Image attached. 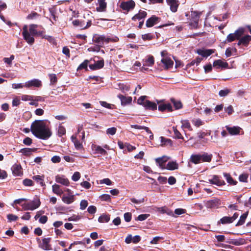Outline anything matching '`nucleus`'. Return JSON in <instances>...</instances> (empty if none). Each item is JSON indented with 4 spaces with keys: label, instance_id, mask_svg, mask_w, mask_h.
Segmentation results:
<instances>
[{
    "label": "nucleus",
    "instance_id": "09e8293b",
    "mask_svg": "<svg viewBox=\"0 0 251 251\" xmlns=\"http://www.w3.org/2000/svg\"><path fill=\"white\" fill-rule=\"evenodd\" d=\"M173 129L174 132L175 137L174 138L176 139H183V136H182L180 132L177 129L176 127L173 126Z\"/></svg>",
    "mask_w": 251,
    "mask_h": 251
},
{
    "label": "nucleus",
    "instance_id": "20e7f679",
    "mask_svg": "<svg viewBox=\"0 0 251 251\" xmlns=\"http://www.w3.org/2000/svg\"><path fill=\"white\" fill-rule=\"evenodd\" d=\"M201 13L197 11H191L190 15L191 22L189 25L194 28L198 27L199 21Z\"/></svg>",
    "mask_w": 251,
    "mask_h": 251
},
{
    "label": "nucleus",
    "instance_id": "0e129e2a",
    "mask_svg": "<svg viewBox=\"0 0 251 251\" xmlns=\"http://www.w3.org/2000/svg\"><path fill=\"white\" fill-rule=\"evenodd\" d=\"M7 217L9 222L15 221L18 219V217L17 216L12 214H8Z\"/></svg>",
    "mask_w": 251,
    "mask_h": 251
},
{
    "label": "nucleus",
    "instance_id": "de8ad7c7",
    "mask_svg": "<svg viewBox=\"0 0 251 251\" xmlns=\"http://www.w3.org/2000/svg\"><path fill=\"white\" fill-rule=\"evenodd\" d=\"M89 62V60H85L82 63H81L77 68V70H80L82 69L87 70L88 64Z\"/></svg>",
    "mask_w": 251,
    "mask_h": 251
},
{
    "label": "nucleus",
    "instance_id": "69168bd1",
    "mask_svg": "<svg viewBox=\"0 0 251 251\" xmlns=\"http://www.w3.org/2000/svg\"><path fill=\"white\" fill-rule=\"evenodd\" d=\"M124 217L126 222H129L131 220L132 214L129 212L125 213L124 215Z\"/></svg>",
    "mask_w": 251,
    "mask_h": 251
},
{
    "label": "nucleus",
    "instance_id": "aec40b11",
    "mask_svg": "<svg viewBox=\"0 0 251 251\" xmlns=\"http://www.w3.org/2000/svg\"><path fill=\"white\" fill-rule=\"evenodd\" d=\"M161 62L164 65V68L166 70L172 68L174 65V62L170 58H163L161 59Z\"/></svg>",
    "mask_w": 251,
    "mask_h": 251
},
{
    "label": "nucleus",
    "instance_id": "412c9836",
    "mask_svg": "<svg viewBox=\"0 0 251 251\" xmlns=\"http://www.w3.org/2000/svg\"><path fill=\"white\" fill-rule=\"evenodd\" d=\"M215 51V50L213 49H206V50H201L199 49L197 50V52L199 54L201 55L203 57H207L214 53Z\"/></svg>",
    "mask_w": 251,
    "mask_h": 251
},
{
    "label": "nucleus",
    "instance_id": "f704fd0d",
    "mask_svg": "<svg viewBox=\"0 0 251 251\" xmlns=\"http://www.w3.org/2000/svg\"><path fill=\"white\" fill-rule=\"evenodd\" d=\"M161 142V146H173V142L170 139L166 138L163 136L160 137Z\"/></svg>",
    "mask_w": 251,
    "mask_h": 251
},
{
    "label": "nucleus",
    "instance_id": "b1692460",
    "mask_svg": "<svg viewBox=\"0 0 251 251\" xmlns=\"http://www.w3.org/2000/svg\"><path fill=\"white\" fill-rule=\"evenodd\" d=\"M98 2L99 6L96 8V10L100 12L106 11L107 3L105 2V0H98Z\"/></svg>",
    "mask_w": 251,
    "mask_h": 251
},
{
    "label": "nucleus",
    "instance_id": "a18cd8bd",
    "mask_svg": "<svg viewBox=\"0 0 251 251\" xmlns=\"http://www.w3.org/2000/svg\"><path fill=\"white\" fill-rule=\"evenodd\" d=\"M42 38L47 39L50 43L52 44L55 45L57 44L54 38H53V37H52L51 36L46 35H44V34H43V36H42Z\"/></svg>",
    "mask_w": 251,
    "mask_h": 251
},
{
    "label": "nucleus",
    "instance_id": "f8f14e48",
    "mask_svg": "<svg viewBox=\"0 0 251 251\" xmlns=\"http://www.w3.org/2000/svg\"><path fill=\"white\" fill-rule=\"evenodd\" d=\"M11 170L14 175L22 176L23 175L22 168L20 164H15L11 167Z\"/></svg>",
    "mask_w": 251,
    "mask_h": 251
},
{
    "label": "nucleus",
    "instance_id": "c03bdc74",
    "mask_svg": "<svg viewBox=\"0 0 251 251\" xmlns=\"http://www.w3.org/2000/svg\"><path fill=\"white\" fill-rule=\"evenodd\" d=\"M244 31L245 30L243 28H239L236 30L233 34L236 38H237V40H239L242 37V35H243Z\"/></svg>",
    "mask_w": 251,
    "mask_h": 251
},
{
    "label": "nucleus",
    "instance_id": "ddd939ff",
    "mask_svg": "<svg viewBox=\"0 0 251 251\" xmlns=\"http://www.w3.org/2000/svg\"><path fill=\"white\" fill-rule=\"evenodd\" d=\"M201 162H210L213 155L212 154H208L207 152H203L202 153H198Z\"/></svg>",
    "mask_w": 251,
    "mask_h": 251
},
{
    "label": "nucleus",
    "instance_id": "338daca9",
    "mask_svg": "<svg viewBox=\"0 0 251 251\" xmlns=\"http://www.w3.org/2000/svg\"><path fill=\"white\" fill-rule=\"evenodd\" d=\"M150 216V214H140L137 217V220L140 221H143L147 219Z\"/></svg>",
    "mask_w": 251,
    "mask_h": 251
},
{
    "label": "nucleus",
    "instance_id": "603ef678",
    "mask_svg": "<svg viewBox=\"0 0 251 251\" xmlns=\"http://www.w3.org/2000/svg\"><path fill=\"white\" fill-rule=\"evenodd\" d=\"M235 40H237V38H236L234 34L233 33H230L227 35L226 39L225 41V43H230L235 41Z\"/></svg>",
    "mask_w": 251,
    "mask_h": 251
},
{
    "label": "nucleus",
    "instance_id": "a211bd4d",
    "mask_svg": "<svg viewBox=\"0 0 251 251\" xmlns=\"http://www.w3.org/2000/svg\"><path fill=\"white\" fill-rule=\"evenodd\" d=\"M55 181L57 183H60L65 186H69L70 184L69 180L68 178H66L64 176H60L57 175L55 176Z\"/></svg>",
    "mask_w": 251,
    "mask_h": 251
},
{
    "label": "nucleus",
    "instance_id": "c9c22d12",
    "mask_svg": "<svg viewBox=\"0 0 251 251\" xmlns=\"http://www.w3.org/2000/svg\"><path fill=\"white\" fill-rule=\"evenodd\" d=\"M50 13L51 16L54 21H56L58 18V17L56 16V7L55 5L52 6L49 9Z\"/></svg>",
    "mask_w": 251,
    "mask_h": 251
},
{
    "label": "nucleus",
    "instance_id": "39448f33",
    "mask_svg": "<svg viewBox=\"0 0 251 251\" xmlns=\"http://www.w3.org/2000/svg\"><path fill=\"white\" fill-rule=\"evenodd\" d=\"M22 35L24 39L28 44L31 45L34 44L35 41L34 36L29 33L26 25H25L23 28Z\"/></svg>",
    "mask_w": 251,
    "mask_h": 251
},
{
    "label": "nucleus",
    "instance_id": "4c0bfd02",
    "mask_svg": "<svg viewBox=\"0 0 251 251\" xmlns=\"http://www.w3.org/2000/svg\"><path fill=\"white\" fill-rule=\"evenodd\" d=\"M73 25L75 26H79L82 29H84V25L85 21L81 20H75L72 22Z\"/></svg>",
    "mask_w": 251,
    "mask_h": 251
},
{
    "label": "nucleus",
    "instance_id": "f257e3e1",
    "mask_svg": "<svg viewBox=\"0 0 251 251\" xmlns=\"http://www.w3.org/2000/svg\"><path fill=\"white\" fill-rule=\"evenodd\" d=\"M31 131L37 138L47 140L52 134L50 129L46 126L43 120H35L31 125Z\"/></svg>",
    "mask_w": 251,
    "mask_h": 251
},
{
    "label": "nucleus",
    "instance_id": "f3484780",
    "mask_svg": "<svg viewBox=\"0 0 251 251\" xmlns=\"http://www.w3.org/2000/svg\"><path fill=\"white\" fill-rule=\"evenodd\" d=\"M213 66L216 69L220 68L226 69L228 67V64L226 62H223L221 59L216 60L214 61Z\"/></svg>",
    "mask_w": 251,
    "mask_h": 251
},
{
    "label": "nucleus",
    "instance_id": "bf43d9fd",
    "mask_svg": "<svg viewBox=\"0 0 251 251\" xmlns=\"http://www.w3.org/2000/svg\"><path fill=\"white\" fill-rule=\"evenodd\" d=\"M230 93V90L228 89H225L221 90L219 92V95L221 97H225L227 96Z\"/></svg>",
    "mask_w": 251,
    "mask_h": 251
},
{
    "label": "nucleus",
    "instance_id": "1a4fd4ad",
    "mask_svg": "<svg viewBox=\"0 0 251 251\" xmlns=\"http://www.w3.org/2000/svg\"><path fill=\"white\" fill-rule=\"evenodd\" d=\"M38 27L37 25L35 24H31L29 25V31L28 32L30 33L32 36H43V34L45 33V31H38L37 30V28Z\"/></svg>",
    "mask_w": 251,
    "mask_h": 251
},
{
    "label": "nucleus",
    "instance_id": "cd10ccee",
    "mask_svg": "<svg viewBox=\"0 0 251 251\" xmlns=\"http://www.w3.org/2000/svg\"><path fill=\"white\" fill-rule=\"evenodd\" d=\"M27 203L29 204V207L31 208V210H34L36 209L39 207L41 204L40 200L38 199L33 200Z\"/></svg>",
    "mask_w": 251,
    "mask_h": 251
},
{
    "label": "nucleus",
    "instance_id": "9d476101",
    "mask_svg": "<svg viewBox=\"0 0 251 251\" xmlns=\"http://www.w3.org/2000/svg\"><path fill=\"white\" fill-rule=\"evenodd\" d=\"M51 241V238L50 237L45 238H44L41 243H39V246L40 248L44 250L49 251L51 249V245L50 244V243Z\"/></svg>",
    "mask_w": 251,
    "mask_h": 251
},
{
    "label": "nucleus",
    "instance_id": "6e6552de",
    "mask_svg": "<svg viewBox=\"0 0 251 251\" xmlns=\"http://www.w3.org/2000/svg\"><path fill=\"white\" fill-rule=\"evenodd\" d=\"M209 182L218 186H223L226 184L225 181L221 179L220 176L214 175L211 179H209Z\"/></svg>",
    "mask_w": 251,
    "mask_h": 251
},
{
    "label": "nucleus",
    "instance_id": "2f4dec72",
    "mask_svg": "<svg viewBox=\"0 0 251 251\" xmlns=\"http://www.w3.org/2000/svg\"><path fill=\"white\" fill-rule=\"evenodd\" d=\"M178 168V165L176 162V161H170L167 164L166 167H165L166 169L168 170H176Z\"/></svg>",
    "mask_w": 251,
    "mask_h": 251
},
{
    "label": "nucleus",
    "instance_id": "680f3d73",
    "mask_svg": "<svg viewBox=\"0 0 251 251\" xmlns=\"http://www.w3.org/2000/svg\"><path fill=\"white\" fill-rule=\"evenodd\" d=\"M33 98H34V97L32 96L23 95L22 96L21 99H22V100H24V101H27V100L33 101Z\"/></svg>",
    "mask_w": 251,
    "mask_h": 251
},
{
    "label": "nucleus",
    "instance_id": "ea45409f",
    "mask_svg": "<svg viewBox=\"0 0 251 251\" xmlns=\"http://www.w3.org/2000/svg\"><path fill=\"white\" fill-rule=\"evenodd\" d=\"M110 219V216L109 214H102L98 219L100 223L108 222Z\"/></svg>",
    "mask_w": 251,
    "mask_h": 251
},
{
    "label": "nucleus",
    "instance_id": "3c124183",
    "mask_svg": "<svg viewBox=\"0 0 251 251\" xmlns=\"http://www.w3.org/2000/svg\"><path fill=\"white\" fill-rule=\"evenodd\" d=\"M74 200V196L64 197L62 199L63 201L67 203L70 204L73 202Z\"/></svg>",
    "mask_w": 251,
    "mask_h": 251
},
{
    "label": "nucleus",
    "instance_id": "864d4df0",
    "mask_svg": "<svg viewBox=\"0 0 251 251\" xmlns=\"http://www.w3.org/2000/svg\"><path fill=\"white\" fill-rule=\"evenodd\" d=\"M182 126L183 128H187L190 130H192L191 125L188 120H184L181 122Z\"/></svg>",
    "mask_w": 251,
    "mask_h": 251
},
{
    "label": "nucleus",
    "instance_id": "052dcab7",
    "mask_svg": "<svg viewBox=\"0 0 251 251\" xmlns=\"http://www.w3.org/2000/svg\"><path fill=\"white\" fill-rule=\"evenodd\" d=\"M82 217L80 215H73L68 218L69 221H77L81 219Z\"/></svg>",
    "mask_w": 251,
    "mask_h": 251
},
{
    "label": "nucleus",
    "instance_id": "79ce46f5",
    "mask_svg": "<svg viewBox=\"0 0 251 251\" xmlns=\"http://www.w3.org/2000/svg\"><path fill=\"white\" fill-rule=\"evenodd\" d=\"M52 191L54 193L60 196L63 194V191L60 189V186L57 184H54L52 186Z\"/></svg>",
    "mask_w": 251,
    "mask_h": 251
},
{
    "label": "nucleus",
    "instance_id": "e433bc0d",
    "mask_svg": "<svg viewBox=\"0 0 251 251\" xmlns=\"http://www.w3.org/2000/svg\"><path fill=\"white\" fill-rule=\"evenodd\" d=\"M171 101L173 104L176 110L180 109L182 107V103L180 100H176L174 98H171Z\"/></svg>",
    "mask_w": 251,
    "mask_h": 251
},
{
    "label": "nucleus",
    "instance_id": "423d86ee",
    "mask_svg": "<svg viewBox=\"0 0 251 251\" xmlns=\"http://www.w3.org/2000/svg\"><path fill=\"white\" fill-rule=\"evenodd\" d=\"M135 6V3L133 0H128L127 1H122L119 7L123 10L126 11L127 12L133 10Z\"/></svg>",
    "mask_w": 251,
    "mask_h": 251
},
{
    "label": "nucleus",
    "instance_id": "393cba45",
    "mask_svg": "<svg viewBox=\"0 0 251 251\" xmlns=\"http://www.w3.org/2000/svg\"><path fill=\"white\" fill-rule=\"evenodd\" d=\"M226 130L228 133L232 135H237L240 133L241 128L239 126L229 127L228 126H226Z\"/></svg>",
    "mask_w": 251,
    "mask_h": 251
},
{
    "label": "nucleus",
    "instance_id": "13d9d810",
    "mask_svg": "<svg viewBox=\"0 0 251 251\" xmlns=\"http://www.w3.org/2000/svg\"><path fill=\"white\" fill-rule=\"evenodd\" d=\"M148 66H152L154 63V57L152 55H150L146 61Z\"/></svg>",
    "mask_w": 251,
    "mask_h": 251
},
{
    "label": "nucleus",
    "instance_id": "4468645a",
    "mask_svg": "<svg viewBox=\"0 0 251 251\" xmlns=\"http://www.w3.org/2000/svg\"><path fill=\"white\" fill-rule=\"evenodd\" d=\"M160 20V18L155 15H152L149 18L146 23V26L147 27H151L154 25Z\"/></svg>",
    "mask_w": 251,
    "mask_h": 251
},
{
    "label": "nucleus",
    "instance_id": "6ab92c4d",
    "mask_svg": "<svg viewBox=\"0 0 251 251\" xmlns=\"http://www.w3.org/2000/svg\"><path fill=\"white\" fill-rule=\"evenodd\" d=\"M158 110L161 112H164L167 111V112H172L174 109L171 103H163L159 105Z\"/></svg>",
    "mask_w": 251,
    "mask_h": 251
},
{
    "label": "nucleus",
    "instance_id": "49530a36",
    "mask_svg": "<svg viewBox=\"0 0 251 251\" xmlns=\"http://www.w3.org/2000/svg\"><path fill=\"white\" fill-rule=\"evenodd\" d=\"M50 80V85H54L56 83L57 81V77L56 75L54 74H50L49 75Z\"/></svg>",
    "mask_w": 251,
    "mask_h": 251
},
{
    "label": "nucleus",
    "instance_id": "5701e85b",
    "mask_svg": "<svg viewBox=\"0 0 251 251\" xmlns=\"http://www.w3.org/2000/svg\"><path fill=\"white\" fill-rule=\"evenodd\" d=\"M118 97L121 100V104L122 105H126L131 103L132 98L131 97H126L121 94L118 95Z\"/></svg>",
    "mask_w": 251,
    "mask_h": 251
},
{
    "label": "nucleus",
    "instance_id": "0eeeda50",
    "mask_svg": "<svg viewBox=\"0 0 251 251\" xmlns=\"http://www.w3.org/2000/svg\"><path fill=\"white\" fill-rule=\"evenodd\" d=\"M42 86V82L38 79H33L25 82V87L26 88L37 87L39 88Z\"/></svg>",
    "mask_w": 251,
    "mask_h": 251
},
{
    "label": "nucleus",
    "instance_id": "7c9ffc66",
    "mask_svg": "<svg viewBox=\"0 0 251 251\" xmlns=\"http://www.w3.org/2000/svg\"><path fill=\"white\" fill-rule=\"evenodd\" d=\"M32 179L39 183L41 186H46L44 182V176L36 175L32 176Z\"/></svg>",
    "mask_w": 251,
    "mask_h": 251
},
{
    "label": "nucleus",
    "instance_id": "6e6d98bb",
    "mask_svg": "<svg viewBox=\"0 0 251 251\" xmlns=\"http://www.w3.org/2000/svg\"><path fill=\"white\" fill-rule=\"evenodd\" d=\"M66 134V129L62 126H59L58 129V135L59 137H61Z\"/></svg>",
    "mask_w": 251,
    "mask_h": 251
},
{
    "label": "nucleus",
    "instance_id": "4d7b16f0",
    "mask_svg": "<svg viewBox=\"0 0 251 251\" xmlns=\"http://www.w3.org/2000/svg\"><path fill=\"white\" fill-rule=\"evenodd\" d=\"M23 184L25 186H32L34 185L33 181L30 179H25L23 181Z\"/></svg>",
    "mask_w": 251,
    "mask_h": 251
},
{
    "label": "nucleus",
    "instance_id": "5fc2aeb1",
    "mask_svg": "<svg viewBox=\"0 0 251 251\" xmlns=\"http://www.w3.org/2000/svg\"><path fill=\"white\" fill-rule=\"evenodd\" d=\"M193 124L199 127L201 126H202L204 124V122L201 121L200 119H195L192 120Z\"/></svg>",
    "mask_w": 251,
    "mask_h": 251
},
{
    "label": "nucleus",
    "instance_id": "a878e982",
    "mask_svg": "<svg viewBox=\"0 0 251 251\" xmlns=\"http://www.w3.org/2000/svg\"><path fill=\"white\" fill-rule=\"evenodd\" d=\"M168 5L170 6V9L173 12H176L178 6L177 0H166Z\"/></svg>",
    "mask_w": 251,
    "mask_h": 251
},
{
    "label": "nucleus",
    "instance_id": "9b49d317",
    "mask_svg": "<svg viewBox=\"0 0 251 251\" xmlns=\"http://www.w3.org/2000/svg\"><path fill=\"white\" fill-rule=\"evenodd\" d=\"M94 61H95V63L94 64H90L89 65L90 69L92 70H96L101 69L103 67L104 61L103 59L98 61H96L94 59Z\"/></svg>",
    "mask_w": 251,
    "mask_h": 251
},
{
    "label": "nucleus",
    "instance_id": "2eb2a0df",
    "mask_svg": "<svg viewBox=\"0 0 251 251\" xmlns=\"http://www.w3.org/2000/svg\"><path fill=\"white\" fill-rule=\"evenodd\" d=\"M170 159L169 157L163 156L161 157H158L155 159L156 163L158 164L159 167L161 169H165V163Z\"/></svg>",
    "mask_w": 251,
    "mask_h": 251
},
{
    "label": "nucleus",
    "instance_id": "dca6fc26",
    "mask_svg": "<svg viewBox=\"0 0 251 251\" xmlns=\"http://www.w3.org/2000/svg\"><path fill=\"white\" fill-rule=\"evenodd\" d=\"M251 41V36L249 35L241 37L237 43L238 46L243 45L245 47L248 46L249 42Z\"/></svg>",
    "mask_w": 251,
    "mask_h": 251
},
{
    "label": "nucleus",
    "instance_id": "a19ab883",
    "mask_svg": "<svg viewBox=\"0 0 251 251\" xmlns=\"http://www.w3.org/2000/svg\"><path fill=\"white\" fill-rule=\"evenodd\" d=\"M35 150V149L25 148L21 149L19 152L22 153L25 156H28L32 151H34Z\"/></svg>",
    "mask_w": 251,
    "mask_h": 251
},
{
    "label": "nucleus",
    "instance_id": "774afa93",
    "mask_svg": "<svg viewBox=\"0 0 251 251\" xmlns=\"http://www.w3.org/2000/svg\"><path fill=\"white\" fill-rule=\"evenodd\" d=\"M80 177V174L78 172H75L72 176V179L74 181H76L79 179Z\"/></svg>",
    "mask_w": 251,
    "mask_h": 251
},
{
    "label": "nucleus",
    "instance_id": "c85d7f7f",
    "mask_svg": "<svg viewBox=\"0 0 251 251\" xmlns=\"http://www.w3.org/2000/svg\"><path fill=\"white\" fill-rule=\"evenodd\" d=\"M190 162L195 164H198L201 163L198 154H193L191 155L189 162L188 163L189 166H190Z\"/></svg>",
    "mask_w": 251,
    "mask_h": 251
},
{
    "label": "nucleus",
    "instance_id": "8fccbe9b",
    "mask_svg": "<svg viewBox=\"0 0 251 251\" xmlns=\"http://www.w3.org/2000/svg\"><path fill=\"white\" fill-rule=\"evenodd\" d=\"M142 38L144 41H150L154 38V36L151 33H147L142 35Z\"/></svg>",
    "mask_w": 251,
    "mask_h": 251
},
{
    "label": "nucleus",
    "instance_id": "72a5a7b5",
    "mask_svg": "<svg viewBox=\"0 0 251 251\" xmlns=\"http://www.w3.org/2000/svg\"><path fill=\"white\" fill-rule=\"evenodd\" d=\"M223 175L226 178L227 182L230 185H235L237 183V181L234 180L233 178L228 173H224Z\"/></svg>",
    "mask_w": 251,
    "mask_h": 251
},
{
    "label": "nucleus",
    "instance_id": "bb28decb",
    "mask_svg": "<svg viewBox=\"0 0 251 251\" xmlns=\"http://www.w3.org/2000/svg\"><path fill=\"white\" fill-rule=\"evenodd\" d=\"M147 15V13L146 11L140 10L138 13L133 16L131 19L133 21H136V20H140L146 18Z\"/></svg>",
    "mask_w": 251,
    "mask_h": 251
},
{
    "label": "nucleus",
    "instance_id": "37998d69",
    "mask_svg": "<svg viewBox=\"0 0 251 251\" xmlns=\"http://www.w3.org/2000/svg\"><path fill=\"white\" fill-rule=\"evenodd\" d=\"M232 223L231 219L230 217L225 216L221 218L219 221L218 222V224H220V223L222 224H230Z\"/></svg>",
    "mask_w": 251,
    "mask_h": 251
},
{
    "label": "nucleus",
    "instance_id": "c756f323",
    "mask_svg": "<svg viewBox=\"0 0 251 251\" xmlns=\"http://www.w3.org/2000/svg\"><path fill=\"white\" fill-rule=\"evenodd\" d=\"M72 141L74 143L75 148L77 150H80L83 148V146L82 143H81L78 139L76 138V136L72 135L71 136Z\"/></svg>",
    "mask_w": 251,
    "mask_h": 251
},
{
    "label": "nucleus",
    "instance_id": "473e14b6",
    "mask_svg": "<svg viewBox=\"0 0 251 251\" xmlns=\"http://www.w3.org/2000/svg\"><path fill=\"white\" fill-rule=\"evenodd\" d=\"M93 150L95 151L96 153H99L101 155L107 154V151L100 146L94 145L93 146Z\"/></svg>",
    "mask_w": 251,
    "mask_h": 251
},
{
    "label": "nucleus",
    "instance_id": "4be33fe9",
    "mask_svg": "<svg viewBox=\"0 0 251 251\" xmlns=\"http://www.w3.org/2000/svg\"><path fill=\"white\" fill-rule=\"evenodd\" d=\"M220 204V200L218 199H214L207 201L205 205L207 208H212L218 207Z\"/></svg>",
    "mask_w": 251,
    "mask_h": 251
},
{
    "label": "nucleus",
    "instance_id": "f03ea898",
    "mask_svg": "<svg viewBox=\"0 0 251 251\" xmlns=\"http://www.w3.org/2000/svg\"><path fill=\"white\" fill-rule=\"evenodd\" d=\"M92 41L99 47H102L104 43L108 44L110 42H118L119 41V38L117 36L109 37H106L104 35L94 34L93 35Z\"/></svg>",
    "mask_w": 251,
    "mask_h": 251
},
{
    "label": "nucleus",
    "instance_id": "e2e57ef3",
    "mask_svg": "<svg viewBox=\"0 0 251 251\" xmlns=\"http://www.w3.org/2000/svg\"><path fill=\"white\" fill-rule=\"evenodd\" d=\"M116 131H117V128L115 127H112L108 128L106 130V133L107 134L113 135L116 133Z\"/></svg>",
    "mask_w": 251,
    "mask_h": 251
},
{
    "label": "nucleus",
    "instance_id": "58836bf2",
    "mask_svg": "<svg viewBox=\"0 0 251 251\" xmlns=\"http://www.w3.org/2000/svg\"><path fill=\"white\" fill-rule=\"evenodd\" d=\"M248 212H246L243 214H242L240 217V219L237 222V223L236 224V226H240L242 225H243L245 223V220L248 216Z\"/></svg>",
    "mask_w": 251,
    "mask_h": 251
},
{
    "label": "nucleus",
    "instance_id": "7ed1b4c3",
    "mask_svg": "<svg viewBox=\"0 0 251 251\" xmlns=\"http://www.w3.org/2000/svg\"><path fill=\"white\" fill-rule=\"evenodd\" d=\"M147 96H142L137 100L139 104L143 105L147 110H155L157 109V104L149 100H145Z\"/></svg>",
    "mask_w": 251,
    "mask_h": 251
}]
</instances>
